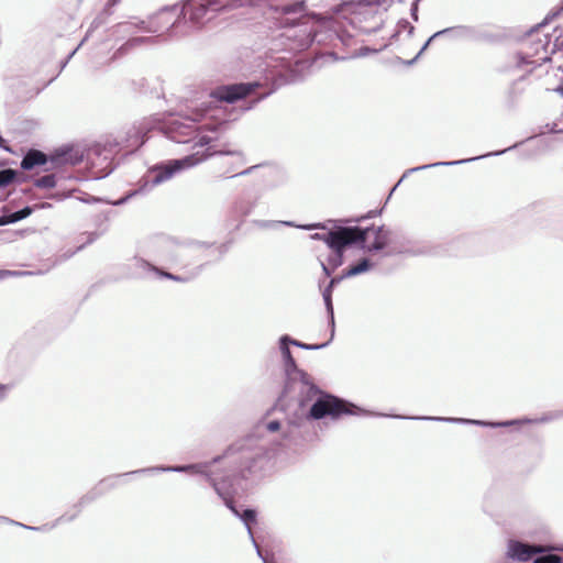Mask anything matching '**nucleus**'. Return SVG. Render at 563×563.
<instances>
[{"label": "nucleus", "mask_w": 563, "mask_h": 563, "mask_svg": "<svg viewBox=\"0 0 563 563\" xmlns=\"http://www.w3.org/2000/svg\"><path fill=\"white\" fill-rule=\"evenodd\" d=\"M37 273L31 271H11V269H0V280H3L9 277H25L36 275Z\"/></svg>", "instance_id": "obj_32"}, {"label": "nucleus", "mask_w": 563, "mask_h": 563, "mask_svg": "<svg viewBox=\"0 0 563 563\" xmlns=\"http://www.w3.org/2000/svg\"><path fill=\"white\" fill-rule=\"evenodd\" d=\"M314 32L308 22L292 21L285 32L280 34V41L286 49L290 52H301L308 49L314 41Z\"/></svg>", "instance_id": "obj_9"}, {"label": "nucleus", "mask_w": 563, "mask_h": 563, "mask_svg": "<svg viewBox=\"0 0 563 563\" xmlns=\"http://www.w3.org/2000/svg\"><path fill=\"white\" fill-rule=\"evenodd\" d=\"M96 498V495L90 493L80 498L77 505L74 506V512L68 515L67 512L62 515L57 521H73L81 511V508L91 503Z\"/></svg>", "instance_id": "obj_27"}, {"label": "nucleus", "mask_w": 563, "mask_h": 563, "mask_svg": "<svg viewBox=\"0 0 563 563\" xmlns=\"http://www.w3.org/2000/svg\"><path fill=\"white\" fill-rule=\"evenodd\" d=\"M343 280L342 276H336L330 279L328 286L323 289L322 296H332L334 287Z\"/></svg>", "instance_id": "obj_38"}, {"label": "nucleus", "mask_w": 563, "mask_h": 563, "mask_svg": "<svg viewBox=\"0 0 563 563\" xmlns=\"http://www.w3.org/2000/svg\"><path fill=\"white\" fill-rule=\"evenodd\" d=\"M322 272L325 276H330L334 271H332V267L329 264H324L321 262Z\"/></svg>", "instance_id": "obj_45"}, {"label": "nucleus", "mask_w": 563, "mask_h": 563, "mask_svg": "<svg viewBox=\"0 0 563 563\" xmlns=\"http://www.w3.org/2000/svg\"><path fill=\"white\" fill-rule=\"evenodd\" d=\"M98 25H99V22H97V21L95 20V21L91 23L90 29H95V27H97ZM90 31H91V30H89V31H88V33H87V35H86V37L89 35Z\"/></svg>", "instance_id": "obj_52"}, {"label": "nucleus", "mask_w": 563, "mask_h": 563, "mask_svg": "<svg viewBox=\"0 0 563 563\" xmlns=\"http://www.w3.org/2000/svg\"><path fill=\"white\" fill-rule=\"evenodd\" d=\"M33 208L30 206H25L24 208L13 211L12 214L14 217L15 222L21 221L33 213Z\"/></svg>", "instance_id": "obj_37"}, {"label": "nucleus", "mask_w": 563, "mask_h": 563, "mask_svg": "<svg viewBox=\"0 0 563 563\" xmlns=\"http://www.w3.org/2000/svg\"><path fill=\"white\" fill-rule=\"evenodd\" d=\"M256 167H257V166H252V167H250V168H246V169H244V170H242V172H240V173H238V174L233 175L232 177H238V176L249 175V174H251V173H252V170H253V169H255Z\"/></svg>", "instance_id": "obj_46"}, {"label": "nucleus", "mask_w": 563, "mask_h": 563, "mask_svg": "<svg viewBox=\"0 0 563 563\" xmlns=\"http://www.w3.org/2000/svg\"><path fill=\"white\" fill-rule=\"evenodd\" d=\"M554 126H555V124H553L551 128H550V125H549V124H547V128H549V131H550L551 133H559V132H562V130H555V129H554Z\"/></svg>", "instance_id": "obj_50"}, {"label": "nucleus", "mask_w": 563, "mask_h": 563, "mask_svg": "<svg viewBox=\"0 0 563 563\" xmlns=\"http://www.w3.org/2000/svg\"><path fill=\"white\" fill-rule=\"evenodd\" d=\"M369 228H361L356 227V231L353 233L345 234L335 243L330 241L331 246L329 249L332 251V254L328 257V264L332 267V271H335L339 266L343 264V257L346 249L351 246H361L365 247L366 240L368 238Z\"/></svg>", "instance_id": "obj_10"}, {"label": "nucleus", "mask_w": 563, "mask_h": 563, "mask_svg": "<svg viewBox=\"0 0 563 563\" xmlns=\"http://www.w3.org/2000/svg\"><path fill=\"white\" fill-rule=\"evenodd\" d=\"M15 223L12 212H4L0 216V227Z\"/></svg>", "instance_id": "obj_40"}, {"label": "nucleus", "mask_w": 563, "mask_h": 563, "mask_svg": "<svg viewBox=\"0 0 563 563\" xmlns=\"http://www.w3.org/2000/svg\"><path fill=\"white\" fill-rule=\"evenodd\" d=\"M292 393L298 394V405L300 409H305L307 404L311 401L314 397L317 399L321 394H325L314 384L312 377L309 374L307 377V385H305L300 380H295L292 382V384L289 385V387L288 377L285 376L282 396L286 397Z\"/></svg>", "instance_id": "obj_12"}, {"label": "nucleus", "mask_w": 563, "mask_h": 563, "mask_svg": "<svg viewBox=\"0 0 563 563\" xmlns=\"http://www.w3.org/2000/svg\"><path fill=\"white\" fill-rule=\"evenodd\" d=\"M368 228H369L368 233L369 232L374 233V241L369 245L365 244V247H362L363 250H366L367 252H379L385 249H387V250L391 249L393 240H394V235H395L394 230H391L385 225H380L377 228H375L374 225H371Z\"/></svg>", "instance_id": "obj_18"}, {"label": "nucleus", "mask_w": 563, "mask_h": 563, "mask_svg": "<svg viewBox=\"0 0 563 563\" xmlns=\"http://www.w3.org/2000/svg\"><path fill=\"white\" fill-rule=\"evenodd\" d=\"M146 38L145 37H134L130 41H128L124 45H122L115 53H114V57L119 56L120 54L123 53V51H125V48L128 46H131V45H135V44H139V43H142L144 42Z\"/></svg>", "instance_id": "obj_39"}, {"label": "nucleus", "mask_w": 563, "mask_h": 563, "mask_svg": "<svg viewBox=\"0 0 563 563\" xmlns=\"http://www.w3.org/2000/svg\"><path fill=\"white\" fill-rule=\"evenodd\" d=\"M563 559L560 555L548 553L534 558L533 563H562Z\"/></svg>", "instance_id": "obj_35"}, {"label": "nucleus", "mask_w": 563, "mask_h": 563, "mask_svg": "<svg viewBox=\"0 0 563 563\" xmlns=\"http://www.w3.org/2000/svg\"><path fill=\"white\" fill-rule=\"evenodd\" d=\"M120 0H109L108 1V4L109 5H115L117 3H119Z\"/></svg>", "instance_id": "obj_54"}, {"label": "nucleus", "mask_w": 563, "mask_h": 563, "mask_svg": "<svg viewBox=\"0 0 563 563\" xmlns=\"http://www.w3.org/2000/svg\"><path fill=\"white\" fill-rule=\"evenodd\" d=\"M257 446L253 437H246L231 443L222 454L214 456L210 461L184 465L144 467L104 478L100 484L113 487L121 477L137 474L154 475L161 472L189 473L205 476L218 496H227L233 485L239 484L240 481L245 478V474L252 473L253 464L250 455Z\"/></svg>", "instance_id": "obj_1"}, {"label": "nucleus", "mask_w": 563, "mask_h": 563, "mask_svg": "<svg viewBox=\"0 0 563 563\" xmlns=\"http://www.w3.org/2000/svg\"><path fill=\"white\" fill-rule=\"evenodd\" d=\"M329 56H331L334 60H344L346 57H338L334 53H330Z\"/></svg>", "instance_id": "obj_51"}, {"label": "nucleus", "mask_w": 563, "mask_h": 563, "mask_svg": "<svg viewBox=\"0 0 563 563\" xmlns=\"http://www.w3.org/2000/svg\"><path fill=\"white\" fill-rule=\"evenodd\" d=\"M254 224L260 229H277L282 225L296 227L292 221H278V220H255Z\"/></svg>", "instance_id": "obj_28"}, {"label": "nucleus", "mask_w": 563, "mask_h": 563, "mask_svg": "<svg viewBox=\"0 0 563 563\" xmlns=\"http://www.w3.org/2000/svg\"><path fill=\"white\" fill-rule=\"evenodd\" d=\"M372 262L368 258L364 257L361 258L356 264L351 265L349 268L344 269L341 276L343 277V279L354 277L360 274L368 272L372 268Z\"/></svg>", "instance_id": "obj_24"}, {"label": "nucleus", "mask_w": 563, "mask_h": 563, "mask_svg": "<svg viewBox=\"0 0 563 563\" xmlns=\"http://www.w3.org/2000/svg\"><path fill=\"white\" fill-rule=\"evenodd\" d=\"M434 38H432V35L428 38V41L423 44V46L421 47V49L418 52V54L409 62H407L408 65H412L413 63L417 62V59L422 55V53L428 48V46L430 45V43L433 41Z\"/></svg>", "instance_id": "obj_41"}, {"label": "nucleus", "mask_w": 563, "mask_h": 563, "mask_svg": "<svg viewBox=\"0 0 563 563\" xmlns=\"http://www.w3.org/2000/svg\"><path fill=\"white\" fill-rule=\"evenodd\" d=\"M297 74L287 67L285 70L272 75V85L269 88L262 90L264 84L261 81L236 82L222 85L210 92V96L218 101L234 103L239 100L252 98L250 104L244 110H250L260 101L271 96L279 87L295 82Z\"/></svg>", "instance_id": "obj_4"}, {"label": "nucleus", "mask_w": 563, "mask_h": 563, "mask_svg": "<svg viewBox=\"0 0 563 563\" xmlns=\"http://www.w3.org/2000/svg\"><path fill=\"white\" fill-rule=\"evenodd\" d=\"M211 244L206 242H196L190 247H176L162 253L156 261L167 265H183L184 258L188 257L192 250L206 249Z\"/></svg>", "instance_id": "obj_19"}, {"label": "nucleus", "mask_w": 563, "mask_h": 563, "mask_svg": "<svg viewBox=\"0 0 563 563\" xmlns=\"http://www.w3.org/2000/svg\"><path fill=\"white\" fill-rule=\"evenodd\" d=\"M130 276L134 278L145 277L148 273H161V268L142 257H133L130 264Z\"/></svg>", "instance_id": "obj_21"}, {"label": "nucleus", "mask_w": 563, "mask_h": 563, "mask_svg": "<svg viewBox=\"0 0 563 563\" xmlns=\"http://www.w3.org/2000/svg\"><path fill=\"white\" fill-rule=\"evenodd\" d=\"M563 49V7L530 30L523 48L517 53V67L531 66L530 71L550 60V53Z\"/></svg>", "instance_id": "obj_2"}, {"label": "nucleus", "mask_w": 563, "mask_h": 563, "mask_svg": "<svg viewBox=\"0 0 563 563\" xmlns=\"http://www.w3.org/2000/svg\"><path fill=\"white\" fill-rule=\"evenodd\" d=\"M537 552L538 549L528 543L515 540H511L508 543V555L520 562L529 561Z\"/></svg>", "instance_id": "obj_20"}, {"label": "nucleus", "mask_w": 563, "mask_h": 563, "mask_svg": "<svg viewBox=\"0 0 563 563\" xmlns=\"http://www.w3.org/2000/svg\"><path fill=\"white\" fill-rule=\"evenodd\" d=\"M441 36H445L451 41H477L481 38L478 30L471 25H455L432 34V38Z\"/></svg>", "instance_id": "obj_17"}, {"label": "nucleus", "mask_w": 563, "mask_h": 563, "mask_svg": "<svg viewBox=\"0 0 563 563\" xmlns=\"http://www.w3.org/2000/svg\"><path fill=\"white\" fill-rule=\"evenodd\" d=\"M558 91H559V92H561V93H563V88H562V87H559V88H558Z\"/></svg>", "instance_id": "obj_57"}, {"label": "nucleus", "mask_w": 563, "mask_h": 563, "mask_svg": "<svg viewBox=\"0 0 563 563\" xmlns=\"http://www.w3.org/2000/svg\"><path fill=\"white\" fill-rule=\"evenodd\" d=\"M282 424L278 420H272L269 422L266 423V429L269 431V432H276L280 429Z\"/></svg>", "instance_id": "obj_42"}, {"label": "nucleus", "mask_w": 563, "mask_h": 563, "mask_svg": "<svg viewBox=\"0 0 563 563\" xmlns=\"http://www.w3.org/2000/svg\"><path fill=\"white\" fill-rule=\"evenodd\" d=\"M375 211H369L366 216L361 218H347V219H329L324 222H317L303 225H296V228L311 231V230H324V233H313L310 235L312 240L322 241L327 244V246H331L330 241L332 239L333 243L340 240L345 234L353 233L356 231L357 225H351V223H358L363 219H368L374 217Z\"/></svg>", "instance_id": "obj_7"}, {"label": "nucleus", "mask_w": 563, "mask_h": 563, "mask_svg": "<svg viewBox=\"0 0 563 563\" xmlns=\"http://www.w3.org/2000/svg\"><path fill=\"white\" fill-rule=\"evenodd\" d=\"M428 253H429V250L426 245L395 231L391 249L387 250L385 255L386 256H395V255L420 256V255H426Z\"/></svg>", "instance_id": "obj_14"}, {"label": "nucleus", "mask_w": 563, "mask_h": 563, "mask_svg": "<svg viewBox=\"0 0 563 563\" xmlns=\"http://www.w3.org/2000/svg\"><path fill=\"white\" fill-rule=\"evenodd\" d=\"M79 46H77L69 55L68 57L65 59V62L63 63L62 67L64 68L66 66V64L68 63V60L76 54V52L78 51Z\"/></svg>", "instance_id": "obj_48"}, {"label": "nucleus", "mask_w": 563, "mask_h": 563, "mask_svg": "<svg viewBox=\"0 0 563 563\" xmlns=\"http://www.w3.org/2000/svg\"><path fill=\"white\" fill-rule=\"evenodd\" d=\"M108 176V173H104L103 175H101V178H104Z\"/></svg>", "instance_id": "obj_60"}, {"label": "nucleus", "mask_w": 563, "mask_h": 563, "mask_svg": "<svg viewBox=\"0 0 563 563\" xmlns=\"http://www.w3.org/2000/svg\"><path fill=\"white\" fill-rule=\"evenodd\" d=\"M418 2H419V0H415V1L411 3V8H410L411 18H412L415 21H418Z\"/></svg>", "instance_id": "obj_43"}, {"label": "nucleus", "mask_w": 563, "mask_h": 563, "mask_svg": "<svg viewBox=\"0 0 563 563\" xmlns=\"http://www.w3.org/2000/svg\"><path fill=\"white\" fill-rule=\"evenodd\" d=\"M288 419V429L284 431L285 439L294 440L296 438V430L302 428L309 420H321L327 417L335 420L344 415L358 416H375L376 413L368 412L351 401L334 396L332 394H321L311 405L308 411L300 409Z\"/></svg>", "instance_id": "obj_3"}, {"label": "nucleus", "mask_w": 563, "mask_h": 563, "mask_svg": "<svg viewBox=\"0 0 563 563\" xmlns=\"http://www.w3.org/2000/svg\"><path fill=\"white\" fill-rule=\"evenodd\" d=\"M252 457L253 470L251 474H245V478L232 486V489L229 492L227 496H219L225 504V506L245 525L250 539L252 540L257 555L264 560L262 555L261 548L256 543L251 526L256 522L257 514L252 508H245L242 512L235 507L233 501V496L238 494L240 490H244L247 488L250 484L257 481L262 476V471L265 463L264 450L261 446H257L255 451L250 455Z\"/></svg>", "instance_id": "obj_5"}, {"label": "nucleus", "mask_w": 563, "mask_h": 563, "mask_svg": "<svg viewBox=\"0 0 563 563\" xmlns=\"http://www.w3.org/2000/svg\"><path fill=\"white\" fill-rule=\"evenodd\" d=\"M305 9V2L303 1H297L291 4H284L279 7V11L284 15H288L296 12H301Z\"/></svg>", "instance_id": "obj_33"}, {"label": "nucleus", "mask_w": 563, "mask_h": 563, "mask_svg": "<svg viewBox=\"0 0 563 563\" xmlns=\"http://www.w3.org/2000/svg\"><path fill=\"white\" fill-rule=\"evenodd\" d=\"M331 341L332 340H329L328 342H324L321 344H309V343H303L299 340L294 339V346L302 349V350H307V351H317V350H321V349L328 346Z\"/></svg>", "instance_id": "obj_34"}, {"label": "nucleus", "mask_w": 563, "mask_h": 563, "mask_svg": "<svg viewBox=\"0 0 563 563\" xmlns=\"http://www.w3.org/2000/svg\"><path fill=\"white\" fill-rule=\"evenodd\" d=\"M263 561H264V563H266L265 559Z\"/></svg>", "instance_id": "obj_64"}, {"label": "nucleus", "mask_w": 563, "mask_h": 563, "mask_svg": "<svg viewBox=\"0 0 563 563\" xmlns=\"http://www.w3.org/2000/svg\"><path fill=\"white\" fill-rule=\"evenodd\" d=\"M413 419L444 421V422L460 423V424H475V426L489 427V428H507L510 426L531 423V422L537 421V420H530L527 418L505 420V421H485V420H474V419H466V418H446V417H415ZM539 421L547 422V421H549V418L543 417Z\"/></svg>", "instance_id": "obj_13"}, {"label": "nucleus", "mask_w": 563, "mask_h": 563, "mask_svg": "<svg viewBox=\"0 0 563 563\" xmlns=\"http://www.w3.org/2000/svg\"><path fill=\"white\" fill-rule=\"evenodd\" d=\"M379 29H380V24H378V25H376V26L372 27L371 30H366L365 32H367V33H369V32H372V31H373V32H375V31H377V30H379Z\"/></svg>", "instance_id": "obj_53"}, {"label": "nucleus", "mask_w": 563, "mask_h": 563, "mask_svg": "<svg viewBox=\"0 0 563 563\" xmlns=\"http://www.w3.org/2000/svg\"><path fill=\"white\" fill-rule=\"evenodd\" d=\"M47 163L46 155L38 150H30L21 161V168L23 170H31L35 166H42Z\"/></svg>", "instance_id": "obj_23"}, {"label": "nucleus", "mask_w": 563, "mask_h": 563, "mask_svg": "<svg viewBox=\"0 0 563 563\" xmlns=\"http://www.w3.org/2000/svg\"><path fill=\"white\" fill-rule=\"evenodd\" d=\"M108 176V173H104L103 175H101V178H104Z\"/></svg>", "instance_id": "obj_59"}, {"label": "nucleus", "mask_w": 563, "mask_h": 563, "mask_svg": "<svg viewBox=\"0 0 563 563\" xmlns=\"http://www.w3.org/2000/svg\"><path fill=\"white\" fill-rule=\"evenodd\" d=\"M119 32H134L135 30L154 33L155 29L150 26L145 21L140 20L137 22H122L117 25Z\"/></svg>", "instance_id": "obj_26"}, {"label": "nucleus", "mask_w": 563, "mask_h": 563, "mask_svg": "<svg viewBox=\"0 0 563 563\" xmlns=\"http://www.w3.org/2000/svg\"><path fill=\"white\" fill-rule=\"evenodd\" d=\"M84 246H85V245H84V244H81L80 246H78V247H77V250H76L75 252L82 250V249H84Z\"/></svg>", "instance_id": "obj_56"}, {"label": "nucleus", "mask_w": 563, "mask_h": 563, "mask_svg": "<svg viewBox=\"0 0 563 563\" xmlns=\"http://www.w3.org/2000/svg\"><path fill=\"white\" fill-rule=\"evenodd\" d=\"M210 10L213 11L210 0H186L180 10L179 18L173 23V26H177L180 23V18L188 19L194 24H199Z\"/></svg>", "instance_id": "obj_15"}, {"label": "nucleus", "mask_w": 563, "mask_h": 563, "mask_svg": "<svg viewBox=\"0 0 563 563\" xmlns=\"http://www.w3.org/2000/svg\"><path fill=\"white\" fill-rule=\"evenodd\" d=\"M59 522H60V521H57V520H56V522H54V525H53L52 527H49V528L52 529L53 527L57 526V523H59Z\"/></svg>", "instance_id": "obj_58"}, {"label": "nucleus", "mask_w": 563, "mask_h": 563, "mask_svg": "<svg viewBox=\"0 0 563 563\" xmlns=\"http://www.w3.org/2000/svg\"><path fill=\"white\" fill-rule=\"evenodd\" d=\"M519 145V143H516L514 144L512 146H509L505 150H501V151H495V152H490V153H487V154H483V155H478V156H475V157H471V158H463V159H457V161H450V162H437V163H432V164H426V165H421V166H417V167H412V168H409L406 170V173L402 175V177L400 178V180L398 181V184L393 188L391 192L396 189V187L402 181V179L405 177H407L408 174H412V173H416V172H419V170H424V169H430V168H434V167H439V166H455V165H462V164H466V163H470V162H474V161H477V159H482V158H486V157H489V156H499V155H503L504 153L512 150V148H516L517 146Z\"/></svg>", "instance_id": "obj_16"}, {"label": "nucleus", "mask_w": 563, "mask_h": 563, "mask_svg": "<svg viewBox=\"0 0 563 563\" xmlns=\"http://www.w3.org/2000/svg\"><path fill=\"white\" fill-rule=\"evenodd\" d=\"M413 32V26H410L409 33Z\"/></svg>", "instance_id": "obj_62"}, {"label": "nucleus", "mask_w": 563, "mask_h": 563, "mask_svg": "<svg viewBox=\"0 0 563 563\" xmlns=\"http://www.w3.org/2000/svg\"><path fill=\"white\" fill-rule=\"evenodd\" d=\"M213 11L227 12L256 4L260 0H210Z\"/></svg>", "instance_id": "obj_22"}, {"label": "nucleus", "mask_w": 563, "mask_h": 563, "mask_svg": "<svg viewBox=\"0 0 563 563\" xmlns=\"http://www.w3.org/2000/svg\"><path fill=\"white\" fill-rule=\"evenodd\" d=\"M93 240H95V236H93V238H91V239L88 241V243L93 242Z\"/></svg>", "instance_id": "obj_63"}, {"label": "nucleus", "mask_w": 563, "mask_h": 563, "mask_svg": "<svg viewBox=\"0 0 563 563\" xmlns=\"http://www.w3.org/2000/svg\"><path fill=\"white\" fill-rule=\"evenodd\" d=\"M34 184L42 189L54 188L56 186V176L54 174H46L35 179Z\"/></svg>", "instance_id": "obj_31"}, {"label": "nucleus", "mask_w": 563, "mask_h": 563, "mask_svg": "<svg viewBox=\"0 0 563 563\" xmlns=\"http://www.w3.org/2000/svg\"><path fill=\"white\" fill-rule=\"evenodd\" d=\"M201 128L196 120L190 118L173 119L166 125V134L176 143L194 142V147H203L211 143V137L201 134Z\"/></svg>", "instance_id": "obj_8"}, {"label": "nucleus", "mask_w": 563, "mask_h": 563, "mask_svg": "<svg viewBox=\"0 0 563 563\" xmlns=\"http://www.w3.org/2000/svg\"><path fill=\"white\" fill-rule=\"evenodd\" d=\"M369 52H372L367 46L361 47L357 56H366Z\"/></svg>", "instance_id": "obj_47"}, {"label": "nucleus", "mask_w": 563, "mask_h": 563, "mask_svg": "<svg viewBox=\"0 0 563 563\" xmlns=\"http://www.w3.org/2000/svg\"><path fill=\"white\" fill-rule=\"evenodd\" d=\"M224 126H227V122H225V121H223V122L219 123L218 125H209V124L203 125V128H205L206 130H209V131H217V130H221V129H223Z\"/></svg>", "instance_id": "obj_44"}, {"label": "nucleus", "mask_w": 563, "mask_h": 563, "mask_svg": "<svg viewBox=\"0 0 563 563\" xmlns=\"http://www.w3.org/2000/svg\"><path fill=\"white\" fill-rule=\"evenodd\" d=\"M322 297H323L324 306H325L327 313L329 317V324L331 327L330 340H333L334 332H335V322H334V310H333V303H332V296H322Z\"/></svg>", "instance_id": "obj_29"}, {"label": "nucleus", "mask_w": 563, "mask_h": 563, "mask_svg": "<svg viewBox=\"0 0 563 563\" xmlns=\"http://www.w3.org/2000/svg\"><path fill=\"white\" fill-rule=\"evenodd\" d=\"M129 196L120 198L118 201L113 202L114 206L123 205L128 201Z\"/></svg>", "instance_id": "obj_49"}, {"label": "nucleus", "mask_w": 563, "mask_h": 563, "mask_svg": "<svg viewBox=\"0 0 563 563\" xmlns=\"http://www.w3.org/2000/svg\"><path fill=\"white\" fill-rule=\"evenodd\" d=\"M108 176V173H104L103 175H101V178H104Z\"/></svg>", "instance_id": "obj_61"}, {"label": "nucleus", "mask_w": 563, "mask_h": 563, "mask_svg": "<svg viewBox=\"0 0 563 563\" xmlns=\"http://www.w3.org/2000/svg\"><path fill=\"white\" fill-rule=\"evenodd\" d=\"M290 346H294V339L288 334H283L278 339V347L282 354L284 375L288 377V386L295 380H300L307 385L308 373L298 367Z\"/></svg>", "instance_id": "obj_11"}, {"label": "nucleus", "mask_w": 563, "mask_h": 563, "mask_svg": "<svg viewBox=\"0 0 563 563\" xmlns=\"http://www.w3.org/2000/svg\"><path fill=\"white\" fill-rule=\"evenodd\" d=\"M203 266H205V264H200L199 266L195 267L192 272H190L189 274H186V275H175V274L165 272L163 269H161V273H158L157 275H159L161 277L167 278V279L175 280V282L187 283V282H190L194 278H196L198 275H200V273L203 269Z\"/></svg>", "instance_id": "obj_25"}, {"label": "nucleus", "mask_w": 563, "mask_h": 563, "mask_svg": "<svg viewBox=\"0 0 563 563\" xmlns=\"http://www.w3.org/2000/svg\"><path fill=\"white\" fill-rule=\"evenodd\" d=\"M19 176V172L11 169V168H4L0 170V188H4L12 184L16 177Z\"/></svg>", "instance_id": "obj_30"}, {"label": "nucleus", "mask_w": 563, "mask_h": 563, "mask_svg": "<svg viewBox=\"0 0 563 563\" xmlns=\"http://www.w3.org/2000/svg\"><path fill=\"white\" fill-rule=\"evenodd\" d=\"M238 154L236 151H219V152H209V148L207 150V153L202 156H199L198 153L190 154L187 156H184L181 158L176 159H168L161 163L155 164L154 166L150 167L146 173V184H151L152 187H155L157 185H161L167 180H169L173 176L176 174L191 168L199 164L200 162H203L205 159L213 156V155H235Z\"/></svg>", "instance_id": "obj_6"}, {"label": "nucleus", "mask_w": 563, "mask_h": 563, "mask_svg": "<svg viewBox=\"0 0 563 563\" xmlns=\"http://www.w3.org/2000/svg\"><path fill=\"white\" fill-rule=\"evenodd\" d=\"M7 388H8V387H7L5 385L0 384V393H2V391H4V390H7Z\"/></svg>", "instance_id": "obj_55"}, {"label": "nucleus", "mask_w": 563, "mask_h": 563, "mask_svg": "<svg viewBox=\"0 0 563 563\" xmlns=\"http://www.w3.org/2000/svg\"><path fill=\"white\" fill-rule=\"evenodd\" d=\"M2 519L11 525H14V526H19V527H22L24 529H27V530H33V531H48L51 528H48L47 525H43V526H40V527H33V526H26L24 523H21V522H18V521H14L12 519H9L7 517H2Z\"/></svg>", "instance_id": "obj_36"}]
</instances>
